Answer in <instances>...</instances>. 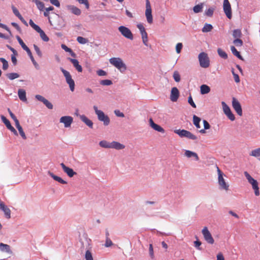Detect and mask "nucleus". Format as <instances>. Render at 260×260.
I'll list each match as a JSON object with an SVG mask.
<instances>
[{"label":"nucleus","mask_w":260,"mask_h":260,"mask_svg":"<svg viewBox=\"0 0 260 260\" xmlns=\"http://www.w3.org/2000/svg\"><path fill=\"white\" fill-rule=\"evenodd\" d=\"M110 63L116 67L120 72H123L126 70V66L119 57H112L109 59Z\"/></svg>","instance_id":"nucleus-1"},{"label":"nucleus","mask_w":260,"mask_h":260,"mask_svg":"<svg viewBox=\"0 0 260 260\" xmlns=\"http://www.w3.org/2000/svg\"><path fill=\"white\" fill-rule=\"evenodd\" d=\"M244 175L248 182L251 184L252 188L254 190L255 195L258 196L259 195V191L257 181L253 178L247 172H244Z\"/></svg>","instance_id":"nucleus-2"},{"label":"nucleus","mask_w":260,"mask_h":260,"mask_svg":"<svg viewBox=\"0 0 260 260\" xmlns=\"http://www.w3.org/2000/svg\"><path fill=\"white\" fill-rule=\"evenodd\" d=\"M95 114L98 116V119L103 122L105 125H108L110 123V119L109 117L105 115V113L101 110H98V107L96 106H93Z\"/></svg>","instance_id":"nucleus-3"},{"label":"nucleus","mask_w":260,"mask_h":260,"mask_svg":"<svg viewBox=\"0 0 260 260\" xmlns=\"http://www.w3.org/2000/svg\"><path fill=\"white\" fill-rule=\"evenodd\" d=\"M60 70L66 78V82L69 84L70 90L72 91H74L75 89V82L72 78V76L70 72L63 69V68H61Z\"/></svg>","instance_id":"nucleus-4"},{"label":"nucleus","mask_w":260,"mask_h":260,"mask_svg":"<svg viewBox=\"0 0 260 260\" xmlns=\"http://www.w3.org/2000/svg\"><path fill=\"white\" fill-rule=\"evenodd\" d=\"M199 60L201 67L207 68L210 65V60L208 55L205 52H202L199 55Z\"/></svg>","instance_id":"nucleus-5"},{"label":"nucleus","mask_w":260,"mask_h":260,"mask_svg":"<svg viewBox=\"0 0 260 260\" xmlns=\"http://www.w3.org/2000/svg\"><path fill=\"white\" fill-rule=\"evenodd\" d=\"M145 16L148 23L151 24L153 22L151 7L149 0H146Z\"/></svg>","instance_id":"nucleus-6"},{"label":"nucleus","mask_w":260,"mask_h":260,"mask_svg":"<svg viewBox=\"0 0 260 260\" xmlns=\"http://www.w3.org/2000/svg\"><path fill=\"white\" fill-rule=\"evenodd\" d=\"M118 30L125 38L131 40L133 39V35L128 28L124 26H120L118 27Z\"/></svg>","instance_id":"nucleus-7"},{"label":"nucleus","mask_w":260,"mask_h":260,"mask_svg":"<svg viewBox=\"0 0 260 260\" xmlns=\"http://www.w3.org/2000/svg\"><path fill=\"white\" fill-rule=\"evenodd\" d=\"M202 233L205 240L207 243L210 244H213L214 243V240L207 227H204L202 231Z\"/></svg>","instance_id":"nucleus-8"},{"label":"nucleus","mask_w":260,"mask_h":260,"mask_svg":"<svg viewBox=\"0 0 260 260\" xmlns=\"http://www.w3.org/2000/svg\"><path fill=\"white\" fill-rule=\"evenodd\" d=\"M217 172L218 175V183L222 189L228 190L229 189V185H228L223 177V174L220 169L217 167Z\"/></svg>","instance_id":"nucleus-9"},{"label":"nucleus","mask_w":260,"mask_h":260,"mask_svg":"<svg viewBox=\"0 0 260 260\" xmlns=\"http://www.w3.org/2000/svg\"><path fill=\"white\" fill-rule=\"evenodd\" d=\"M223 11L226 15V17L229 19H231L232 18V9L231 4L229 1V0H224L223 4Z\"/></svg>","instance_id":"nucleus-10"},{"label":"nucleus","mask_w":260,"mask_h":260,"mask_svg":"<svg viewBox=\"0 0 260 260\" xmlns=\"http://www.w3.org/2000/svg\"><path fill=\"white\" fill-rule=\"evenodd\" d=\"M232 106L237 114L241 116L242 115V107L239 102L235 98H233Z\"/></svg>","instance_id":"nucleus-11"},{"label":"nucleus","mask_w":260,"mask_h":260,"mask_svg":"<svg viewBox=\"0 0 260 260\" xmlns=\"http://www.w3.org/2000/svg\"><path fill=\"white\" fill-rule=\"evenodd\" d=\"M73 119L71 116H62L60 119V122L63 123L64 127H70L73 122Z\"/></svg>","instance_id":"nucleus-12"},{"label":"nucleus","mask_w":260,"mask_h":260,"mask_svg":"<svg viewBox=\"0 0 260 260\" xmlns=\"http://www.w3.org/2000/svg\"><path fill=\"white\" fill-rule=\"evenodd\" d=\"M0 209L4 212L7 218L9 219L11 218V211L10 209L2 201L0 202Z\"/></svg>","instance_id":"nucleus-13"},{"label":"nucleus","mask_w":260,"mask_h":260,"mask_svg":"<svg viewBox=\"0 0 260 260\" xmlns=\"http://www.w3.org/2000/svg\"><path fill=\"white\" fill-rule=\"evenodd\" d=\"M179 96V92L177 87H173L171 89L170 100L172 102H176Z\"/></svg>","instance_id":"nucleus-14"},{"label":"nucleus","mask_w":260,"mask_h":260,"mask_svg":"<svg viewBox=\"0 0 260 260\" xmlns=\"http://www.w3.org/2000/svg\"><path fill=\"white\" fill-rule=\"evenodd\" d=\"M60 166L63 171L67 173L70 177H72L74 175L76 174V173L74 172L72 169L67 167L63 163H61Z\"/></svg>","instance_id":"nucleus-15"},{"label":"nucleus","mask_w":260,"mask_h":260,"mask_svg":"<svg viewBox=\"0 0 260 260\" xmlns=\"http://www.w3.org/2000/svg\"><path fill=\"white\" fill-rule=\"evenodd\" d=\"M68 59L72 62L73 66L76 68L78 72H82V68L81 66L79 64V61L77 59L71 58H69Z\"/></svg>","instance_id":"nucleus-16"},{"label":"nucleus","mask_w":260,"mask_h":260,"mask_svg":"<svg viewBox=\"0 0 260 260\" xmlns=\"http://www.w3.org/2000/svg\"><path fill=\"white\" fill-rule=\"evenodd\" d=\"M110 148L115 149L116 150H121L125 148V146L119 142L113 141L111 142Z\"/></svg>","instance_id":"nucleus-17"},{"label":"nucleus","mask_w":260,"mask_h":260,"mask_svg":"<svg viewBox=\"0 0 260 260\" xmlns=\"http://www.w3.org/2000/svg\"><path fill=\"white\" fill-rule=\"evenodd\" d=\"M68 9L73 14L79 16L81 14V10L76 6L73 5H69L67 6Z\"/></svg>","instance_id":"nucleus-18"},{"label":"nucleus","mask_w":260,"mask_h":260,"mask_svg":"<svg viewBox=\"0 0 260 260\" xmlns=\"http://www.w3.org/2000/svg\"><path fill=\"white\" fill-rule=\"evenodd\" d=\"M0 250L2 251H5L10 254L12 253V251L11 250L10 246L9 245L4 244L3 243H0Z\"/></svg>","instance_id":"nucleus-19"},{"label":"nucleus","mask_w":260,"mask_h":260,"mask_svg":"<svg viewBox=\"0 0 260 260\" xmlns=\"http://www.w3.org/2000/svg\"><path fill=\"white\" fill-rule=\"evenodd\" d=\"M81 120L84 122L89 127L92 128L93 126L92 122L86 116L82 115L80 116Z\"/></svg>","instance_id":"nucleus-20"},{"label":"nucleus","mask_w":260,"mask_h":260,"mask_svg":"<svg viewBox=\"0 0 260 260\" xmlns=\"http://www.w3.org/2000/svg\"><path fill=\"white\" fill-rule=\"evenodd\" d=\"M48 173L55 181H58V182H59L61 184H65L67 183V182L66 181L63 180L61 178L55 175L53 173H52L50 171H48Z\"/></svg>","instance_id":"nucleus-21"},{"label":"nucleus","mask_w":260,"mask_h":260,"mask_svg":"<svg viewBox=\"0 0 260 260\" xmlns=\"http://www.w3.org/2000/svg\"><path fill=\"white\" fill-rule=\"evenodd\" d=\"M185 155L187 157L189 158V157H191L192 156L195 158L196 160H199V157L198 154L196 153L191 151L190 150H186L185 152Z\"/></svg>","instance_id":"nucleus-22"},{"label":"nucleus","mask_w":260,"mask_h":260,"mask_svg":"<svg viewBox=\"0 0 260 260\" xmlns=\"http://www.w3.org/2000/svg\"><path fill=\"white\" fill-rule=\"evenodd\" d=\"M18 94L20 100L24 102L26 101L27 99L26 98V92L24 90L22 89H19L18 91Z\"/></svg>","instance_id":"nucleus-23"},{"label":"nucleus","mask_w":260,"mask_h":260,"mask_svg":"<svg viewBox=\"0 0 260 260\" xmlns=\"http://www.w3.org/2000/svg\"><path fill=\"white\" fill-rule=\"evenodd\" d=\"M200 91L202 94H207L210 92V88L208 85L203 84L200 87Z\"/></svg>","instance_id":"nucleus-24"},{"label":"nucleus","mask_w":260,"mask_h":260,"mask_svg":"<svg viewBox=\"0 0 260 260\" xmlns=\"http://www.w3.org/2000/svg\"><path fill=\"white\" fill-rule=\"evenodd\" d=\"M231 50L232 52L235 56L237 57L240 59H241V60L243 59L242 56L240 55V52L237 51V50L236 49V48L234 46H232L231 47Z\"/></svg>","instance_id":"nucleus-25"},{"label":"nucleus","mask_w":260,"mask_h":260,"mask_svg":"<svg viewBox=\"0 0 260 260\" xmlns=\"http://www.w3.org/2000/svg\"><path fill=\"white\" fill-rule=\"evenodd\" d=\"M215 10V7H214V6L208 8L205 12V15H206L208 17L212 16Z\"/></svg>","instance_id":"nucleus-26"},{"label":"nucleus","mask_w":260,"mask_h":260,"mask_svg":"<svg viewBox=\"0 0 260 260\" xmlns=\"http://www.w3.org/2000/svg\"><path fill=\"white\" fill-rule=\"evenodd\" d=\"M201 121V118L197 116L196 115H193V123L194 125L196 126L197 128H200L201 126L200 125V122Z\"/></svg>","instance_id":"nucleus-27"},{"label":"nucleus","mask_w":260,"mask_h":260,"mask_svg":"<svg viewBox=\"0 0 260 260\" xmlns=\"http://www.w3.org/2000/svg\"><path fill=\"white\" fill-rule=\"evenodd\" d=\"M16 39L18 41L19 44L21 45V47L26 51L29 49V48L23 42V40L21 39V38L17 36H16Z\"/></svg>","instance_id":"nucleus-28"},{"label":"nucleus","mask_w":260,"mask_h":260,"mask_svg":"<svg viewBox=\"0 0 260 260\" xmlns=\"http://www.w3.org/2000/svg\"><path fill=\"white\" fill-rule=\"evenodd\" d=\"M61 47L62 49H63L65 51L69 52L72 56L74 57H76V54L72 50L71 48L68 47L66 45L62 44Z\"/></svg>","instance_id":"nucleus-29"},{"label":"nucleus","mask_w":260,"mask_h":260,"mask_svg":"<svg viewBox=\"0 0 260 260\" xmlns=\"http://www.w3.org/2000/svg\"><path fill=\"white\" fill-rule=\"evenodd\" d=\"M203 3H201L199 5H196L193 8V12L195 13H198L202 11L203 8Z\"/></svg>","instance_id":"nucleus-30"},{"label":"nucleus","mask_w":260,"mask_h":260,"mask_svg":"<svg viewBox=\"0 0 260 260\" xmlns=\"http://www.w3.org/2000/svg\"><path fill=\"white\" fill-rule=\"evenodd\" d=\"M203 124L204 129H202L199 131V132L201 134H205L206 133L205 129H208L210 128V125L208 122L206 120H203Z\"/></svg>","instance_id":"nucleus-31"},{"label":"nucleus","mask_w":260,"mask_h":260,"mask_svg":"<svg viewBox=\"0 0 260 260\" xmlns=\"http://www.w3.org/2000/svg\"><path fill=\"white\" fill-rule=\"evenodd\" d=\"M187 131L185 129H176L174 133L178 135L180 137H185Z\"/></svg>","instance_id":"nucleus-32"},{"label":"nucleus","mask_w":260,"mask_h":260,"mask_svg":"<svg viewBox=\"0 0 260 260\" xmlns=\"http://www.w3.org/2000/svg\"><path fill=\"white\" fill-rule=\"evenodd\" d=\"M242 32L240 29H237L233 30V36L235 39H240L242 36Z\"/></svg>","instance_id":"nucleus-33"},{"label":"nucleus","mask_w":260,"mask_h":260,"mask_svg":"<svg viewBox=\"0 0 260 260\" xmlns=\"http://www.w3.org/2000/svg\"><path fill=\"white\" fill-rule=\"evenodd\" d=\"M99 145L101 147L105 148H110L111 142H107L105 140H103L100 142Z\"/></svg>","instance_id":"nucleus-34"},{"label":"nucleus","mask_w":260,"mask_h":260,"mask_svg":"<svg viewBox=\"0 0 260 260\" xmlns=\"http://www.w3.org/2000/svg\"><path fill=\"white\" fill-rule=\"evenodd\" d=\"M32 1L36 4L39 10L42 11L44 9V4L43 3L40 2L39 0H32Z\"/></svg>","instance_id":"nucleus-35"},{"label":"nucleus","mask_w":260,"mask_h":260,"mask_svg":"<svg viewBox=\"0 0 260 260\" xmlns=\"http://www.w3.org/2000/svg\"><path fill=\"white\" fill-rule=\"evenodd\" d=\"M250 155L255 157L260 156V147L252 150L250 153Z\"/></svg>","instance_id":"nucleus-36"},{"label":"nucleus","mask_w":260,"mask_h":260,"mask_svg":"<svg viewBox=\"0 0 260 260\" xmlns=\"http://www.w3.org/2000/svg\"><path fill=\"white\" fill-rule=\"evenodd\" d=\"M213 29V26L210 24H205L202 28V31L204 32H209Z\"/></svg>","instance_id":"nucleus-37"},{"label":"nucleus","mask_w":260,"mask_h":260,"mask_svg":"<svg viewBox=\"0 0 260 260\" xmlns=\"http://www.w3.org/2000/svg\"><path fill=\"white\" fill-rule=\"evenodd\" d=\"M38 32L40 34V37L41 39L45 42H48L49 41V38L47 36V35L45 34L44 31L40 29Z\"/></svg>","instance_id":"nucleus-38"},{"label":"nucleus","mask_w":260,"mask_h":260,"mask_svg":"<svg viewBox=\"0 0 260 260\" xmlns=\"http://www.w3.org/2000/svg\"><path fill=\"white\" fill-rule=\"evenodd\" d=\"M221 105L222 106L223 112L225 114L231 111L230 107L226 105V104L224 102H222Z\"/></svg>","instance_id":"nucleus-39"},{"label":"nucleus","mask_w":260,"mask_h":260,"mask_svg":"<svg viewBox=\"0 0 260 260\" xmlns=\"http://www.w3.org/2000/svg\"><path fill=\"white\" fill-rule=\"evenodd\" d=\"M217 52L218 55L224 59H226L228 58V55L225 51L222 50L221 48H218L217 49Z\"/></svg>","instance_id":"nucleus-40"},{"label":"nucleus","mask_w":260,"mask_h":260,"mask_svg":"<svg viewBox=\"0 0 260 260\" xmlns=\"http://www.w3.org/2000/svg\"><path fill=\"white\" fill-rule=\"evenodd\" d=\"M151 127L153 128L155 131L159 132L164 133L165 132L163 128H162L160 126L155 123H153V125H152Z\"/></svg>","instance_id":"nucleus-41"},{"label":"nucleus","mask_w":260,"mask_h":260,"mask_svg":"<svg viewBox=\"0 0 260 260\" xmlns=\"http://www.w3.org/2000/svg\"><path fill=\"white\" fill-rule=\"evenodd\" d=\"M7 77L10 80H14L19 77V74L15 73H9L7 74Z\"/></svg>","instance_id":"nucleus-42"},{"label":"nucleus","mask_w":260,"mask_h":260,"mask_svg":"<svg viewBox=\"0 0 260 260\" xmlns=\"http://www.w3.org/2000/svg\"><path fill=\"white\" fill-rule=\"evenodd\" d=\"M29 25L37 32L41 29V28L38 25L36 24L31 19L29 20Z\"/></svg>","instance_id":"nucleus-43"},{"label":"nucleus","mask_w":260,"mask_h":260,"mask_svg":"<svg viewBox=\"0 0 260 260\" xmlns=\"http://www.w3.org/2000/svg\"><path fill=\"white\" fill-rule=\"evenodd\" d=\"M141 34L142 39L143 42L144 44L146 46H147V43H148V36H147V33L146 32H143Z\"/></svg>","instance_id":"nucleus-44"},{"label":"nucleus","mask_w":260,"mask_h":260,"mask_svg":"<svg viewBox=\"0 0 260 260\" xmlns=\"http://www.w3.org/2000/svg\"><path fill=\"white\" fill-rule=\"evenodd\" d=\"M77 41L78 42L81 44H85L88 43V40L86 38H84L82 37H78L77 38Z\"/></svg>","instance_id":"nucleus-45"},{"label":"nucleus","mask_w":260,"mask_h":260,"mask_svg":"<svg viewBox=\"0 0 260 260\" xmlns=\"http://www.w3.org/2000/svg\"><path fill=\"white\" fill-rule=\"evenodd\" d=\"M185 138H187L188 139L193 140H195L197 139V137L196 136H195L194 135H193L191 132H190L189 131H188L186 133Z\"/></svg>","instance_id":"nucleus-46"},{"label":"nucleus","mask_w":260,"mask_h":260,"mask_svg":"<svg viewBox=\"0 0 260 260\" xmlns=\"http://www.w3.org/2000/svg\"><path fill=\"white\" fill-rule=\"evenodd\" d=\"M0 61L3 63V69L6 70L9 66L8 61L4 58H0Z\"/></svg>","instance_id":"nucleus-47"},{"label":"nucleus","mask_w":260,"mask_h":260,"mask_svg":"<svg viewBox=\"0 0 260 260\" xmlns=\"http://www.w3.org/2000/svg\"><path fill=\"white\" fill-rule=\"evenodd\" d=\"M80 4H83L86 9L89 8V4L88 0H76Z\"/></svg>","instance_id":"nucleus-48"},{"label":"nucleus","mask_w":260,"mask_h":260,"mask_svg":"<svg viewBox=\"0 0 260 260\" xmlns=\"http://www.w3.org/2000/svg\"><path fill=\"white\" fill-rule=\"evenodd\" d=\"M1 119H2V120L3 121V122L5 123V124L6 125V127L8 128L9 126H10L11 124V123L9 121V120L8 119H7L6 118V117L5 116H4V115H2L1 116Z\"/></svg>","instance_id":"nucleus-49"},{"label":"nucleus","mask_w":260,"mask_h":260,"mask_svg":"<svg viewBox=\"0 0 260 260\" xmlns=\"http://www.w3.org/2000/svg\"><path fill=\"white\" fill-rule=\"evenodd\" d=\"M233 43L237 47H241L243 44L242 40L240 39H235L234 40Z\"/></svg>","instance_id":"nucleus-50"},{"label":"nucleus","mask_w":260,"mask_h":260,"mask_svg":"<svg viewBox=\"0 0 260 260\" xmlns=\"http://www.w3.org/2000/svg\"><path fill=\"white\" fill-rule=\"evenodd\" d=\"M85 258L86 260H93L92 254L89 250L86 251Z\"/></svg>","instance_id":"nucleus-51"},{"label":"nucleus","mask_w":260,"mask_h":260,"mask_svg":"<svg viewBox=\"0 0 260 260\" xmlns=\"http://www.w3.org/2000/svg\"><path fill=\"white\" fill-rule=\"evenodd\" d=\"M173 78L175 81L178 82L180 81V76L177 71H175L173 74Z\"/></svg>","instance_id":"nucleus-52"},{"label":"nucleus","mask_w":260,"mask_h":260,"mask_svg":"<svg viewBox=\"0 0 260 260\" xmlns=\"http://www.w3.org/2000/svg\"><path fill=\"white\" fill-rule=\"evenodd\" d=\"M149 255L152 259L154 258V251H153V246L152 244H149Z\"/></svg>","instance_id":"nucleus-53"},{"label":"nucleus","mask_w":260,"mask_h":260,"mask_svg":"<svg viewBox=\"0 0 260 260\" xmlns=\"http://www.w3.org/2000/svg\"><path fill=\"white\" fill-rule=\"evenodd\" d=\"M12 9L13 10V12L14 14L19 18L21 16V15L20 14L19 11L17 9L14 7V6H12Z\"/></svg>","instance_id":"nucleus-54"},{"label":"nucleus","mask_w":260,"mask_h":260,"mask_svg":"<svg viewBox=\"0 0 260 260\" xmlns=\"http://www.w3.org/2000/svg\"><path fill=\"white\" fill-rule=\"evenodd\" d=\"M101 84L103 85H110L112 84V82L110 80L106 79L102 80L100 82Z\"/></svg>","instance_id":"nucleus-55"},{"label":"nucleus","mask_w":260,"mask_h":260,"mask_svg":"<svg viewBox=\"0 0 260 260\" xmlns=\"http://www.w3.org/2000/svg\"><path fill=\"white\" fill-rule=\"evenodd\" d=\"M26 52L27 53L28 56L30 57V59H31V60L32 61L33 64L35 65V66H36L37 65V62H36L35 60L34 59V58L32 55V53L30 51V50L29 49L28 50H27L26 51Z\"/></svg>","instance_id":"nucleus-56"},{"label":"nucleus","mask_w":260,"mask_h":260,"mask_svg":"<svg viewBox=\"0 0 260 260\" xmlns=\"http://www.w3.org/2000/svg\"><path fill=\"white\" fill-rule=\"evenodd\" d=\"M137 27L140 31L141 34L146 32L145 28L143 24L139 23L137 25Z\"/></svg>","instance_id":"nucleus-57"},{"label":"nucleus","mask_w":260,"mask_h":260,"mask_svg":"<svg viewBox=\"0 0 260 260\" xmlns=\"http://www.w3.org/2000/svg\"><path fill=\"white\" fill-rule=\"evenodd\" d=\"M43 104L49 109H53V105L52 104L49 102L47 100H45L44 102H43Z\"/></svg>","instance_id":"nucleus-58"},{"label":"nucleus","mask_w":260,"mask_h":260,"mask_svg":"<svg viewBox=\"0 0 260 260\" xmlns=\"http://www.w3.org/2000/svg\"><path fill=\"white\" fill-rule=\"evenodd\" d=\"M34 48L38 55L39 57H41L42 56V54L39 48L35 44L34 45Z\"/></svg>","instance_id":"nucleus-59"},{"label":"nucleus","mask_w":260,"mask_h":260,"mask_svg":"<svg viewBox=\"0 0 260 260\" xmlns=\"http://www.w3.org/2000/svg\"><path fill=\"white\" fill-rule=\"evenodd\" d=\"M226 116L228 117L229 119H230L231 121H234L235 119V117L234 115L233 114L232 111H231L229 113H227L225 114Z\"/></svg>","instance_id":"nucleus-60"},{"label":"nucleus","mask_w":260,"mask_h":260,"mask_svg":"<svg viewBox=\"0 0 260 260\" xmlns=\"http://www.w3.org/2000/svg\"><path fill=\"white\" fill-rule=\"evenodd\" d=\"M113 245V242L109 238H107L106 239V242L105 244V246L106 247H109Z\"/></svg>","instance_id":"nucleus-61"},{"label":"nucleus","mask_w":260,"mask_h":260,"mask_svg":"<svg viewBox=\"0 0 260 260\" xmlns=\"http://www.w3.org/2000/svg\"><path fill=\"white\" fill-rule=\"evenodd\" d=\"M182 44L181 43H178V44H177L176 46V51L177 53H180L181 50L182 48Z\"/></svg>","instance_id":"nucleus-62"},{"label":"nucleus","mask_w":260,"mask_h":260,"mask_svg":"<svg viewBox=\"0 0 260 260\" xmlns=\"http://www.w3.org/2000/svg\"><path fill=\"white\" fill-rule=\"evenodd\" d=\"M18 130L19 132L20 135L22 137V138L23 139L25 140L26 139V137L25 134L22 129V127H19V128H18Z\"/></svg>","instance_id":"nucleus-63"},{"label":"nucleus","mask_w":260,"mask_h":260,"mask_svg":"<svg viewBox=\"0 0 260 260\" xmlns=\"http://www.w3.org/2000/svg\"><path fill=\"white\" fill-rule=\"evenodd\" d=\"M188 102L192 107L196 108V105L194 104V103L193 102V100H192V97H191V95H190L188 97Z\"/></svg>","instance_id":"nucleus-64"}]
</instances>
